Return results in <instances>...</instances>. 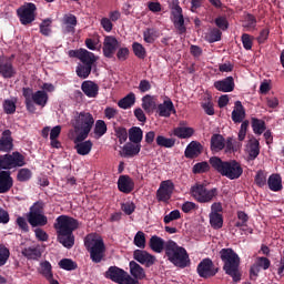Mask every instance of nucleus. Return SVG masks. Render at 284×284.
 Here are the masks:
<instances>
[{"label":"nucleus","mask_w":284,"mask_h":284,"mask_svg":"<svg viewBox=\"0 0 284 284\" xmlns=\"http://www.w3.org/2000/svg\"><path fill=\"white\" fill-rule=\"evenodd\" d=\"M54 230L58 241L63 247H67V250L74 247V231L79 230V220L68 215H60L55 219Z\"/></svg>","instance_id":"obj_1"},{"label":"nucleus","mask_w":284,"mask_h":284,"mask_svg":"<svg viewBox=\"0 0 284 284\" xmlns=\"http://www.w3.org/2000/svg\"><path fill=\"white\" fill-rule=\"evenodd\" d=\"M209 163L217 174L225 176L230 181H236V179L243 176V166L241 165V162L236 160L223 161L219 156H212L210 158Z\"/></svg>","instance_id":"obj_2"},{"label":"nucleus","mask_w":284,"mask_h":284,"mask_svg":"<svg viewBox=\"0 0 284 284\" xmlns=\"http://www.w3.org/2000/svg\"><path fill=\"white\" fill-rule=\"evenodd\" d=\"M221 261L224 263L223 270L227 276L234 281V283H239L241 281V257L239 254L234 252L232 248H222L220 251Z\"/></svg>","instance_id":"obj_3"},{"label":"nucleus","mask_w":284,"mask_h":284,"mask_svg":"<svg viewBox=\"0 0 284 284\" xmlns=\"http://www.w3.org/2000/svg\"><path fill=\"white\" fill-rule=\"evenodd\" d=\"M164 254L168 261L175 265V267L185 270V267L190 265V255L187 254V251L173 240L166 241Z\"/></svg>","instance_id":"obj_4"},{"label":"nucleus","mask_w":284,"mask_h":284,"mask_svg":"<svg viewBox=\"0 0 284 284\" xmlns=\"http://www.w3.org/2000/svg\"><path fill=\"white\" fill-rule=\"evenodd\" d=\"M77 114L73 128L78 135L73 140V143H81V141H85V139L90 136V132H92V128H94V116L92 113L85 111Z\"/></svg>","instance_id":"obj_5"},{"label":"nucleus","mask_w":284,"mask_h":284,"mask_svg":"<svg viewBox=\"0 0 284 284\" xmlns=\"http://www.w3.org/2000/svg\"><path fill=\"white\" fill-rule=\"evenodd\" d=\"M190 194L196 203H212L219 196V189H207L205 184L196 183L191 186Z\"/></svg>","instance_id":"obj_6"},{"label":"nucleus","mask_w":284,"mask_h":284,"mask_svg":"<svg viewBox=\"0 0 284 284\" xmlns=\"http://www.w3.org/2000/svg\"><path fill=\"white\" fill-rule=\"evenodd\" d=\"M43 207H45V204L41 201L34 202L30 206L27 221L31 227H43L48 225V216L43 213Z\"/></svg>","instance_id":"obj_7"},{"label":"nucleus","mask_w":284,"mask_h":284,"mask_svg":"<svg viewBox=\"0 0 284 284\" xmlns=\"http://www.w3.org/2000/svg\"><path fill=\"white\" fill-rule=\"evenodd\" d=\"M84 245L93 263H101L105 258V242H103V237L95 235V239L85 241Z\"/></svg>","instance_id":"obj_8"},{"label":"nucleus","mask_w":284,"mask_h":284,"mask_svg":"<svg viewBox=\"0 0 284 284\" xmlns=\"http://www.w3.org/2000/svg\"><path fill=\"white\" fill-rule=\"evenodd\" d=\"M26 165V156L19 151L0 155V172H10L14 168H23Z\"/></svg>","instance_id":"obj_9"},{"label":"nucleus","mask_w":284,"mask_h":284,"mask_svg":"<svg viewBox=\"0 0 284 284\" xmlns=\"http://www.w3.org/2000/svg\"><path fill=\"white\" fill-rule=\"evenodd\" d=\"M37 4L29 2L17 10V16L22 26H30L37 19Z\"/></svg>","instance_id":"obj_10"},{"label":"nucleus","mask_w":284,"mask_h":284,"mask_svg":"<svg viewBox=\"0 0 284 284\" xmlns=\"http://www.w3.org/2000/svg\"><path fill=\"white\" fill-rule=\"evenodd\" d=\"M196 272L200 278H212V276L219 274V267L214 265L210 257H206L197 264Z\"/></svg>","instance_id":"obj_11"},{"label":"nucleus","mask_w":284,"mask_h":284,"mask_svg":"<svg viewBox=\"0 0 284 284\" xmlns=\"http://www.w3.org/2000/svg\"><path fill=\"white\" fill-rule=\"evenodd\" d=\"M69 57L70 59H79V61L85 65H94L97 61H99V57L83 48L78 50H69Z\"/></svg>","instance_id":"obj_12"},{"label":"nucleus","mask_w":284,"mask_h":284,"mask_svg":"<svg viewBox=\"0 0 284 284\" xmlns=\"http://www.w3.org/2000/svg\"><path fill=\"white\" fill-rule=\"evenodd\" d=\"M174 194V182L172 180L162 181L156 191V199L159 203H168Z\"/></svg>","instance_id":"obj_13"},{"label":"nucleus","mask_w":284,"mask_h":284,"mask_svg":"<svg viewBox=\"0 0 284 284\" xmlns=\"http://www.w3.org/2000/svg\"><path fill=\"white\" fill-rule=\"evenodd\" d=\"M14 150V139L12 138V131L10 129L4 130L0 136V152L10 154Z\"/></svg>","instance_id":"obj_14"},{"label":"nucleus","mask_w":284,"mask_h":284,"mask_svg":"<svg viewBox=\"0 0 284 284\" xmlns=\"http://www.w3.org/2000/svg\"><path fill=\"white\" fill-rule=\"evenodd\" d=\"M116 48H119V40L112 36H106L103 42V55L106 59H112L114 53L116 52Z\"/></svg>","instance_id":"obj_15"},{"label":"nucleus","mask_w":284,"mask_h":284,"mask_svg":"<svg viewBox=\"0 0 284 284\" xmlns=\"http://www.w3.org/2000/svg\"><path fill=\"white\" fill-rule=\"evenodd\" d=\"M134 261H138V263H141V265H145V267H152L154 263H156V257L148 251L142 250H135L133 252Z\"/></svg>","instance_id":"obj_16"},{"label":"nucleus","mask_w":284,"mask_h":284,"mask_svg":"<svg viewBox=\"0 0 284 284\" xmlns=\"http://www.w3.org/2000/svg\"><path fill=\"white\" fill-rule=\"evenodd\" d=\"M173 26L179 34H185V32H187V28H185V19L183 18V9L179 6L173 10Z\"/></svg>","instance_id":"obj_17"},{"label":"nucleus","mask_w":284,"mask_h":284,"mask_svg":"<svg viewBox=\"0 0 284 284\" xmlns=\"http://www.w3.org/2000/svg\"><path fill=\"white\" fill-rule=\"evenodd\" d=\"M77 16L72 13L64 14L62 18V34H74L77 32Z\"/></svg>","instance_id":"obj_18"},{"label":"nucleus","mask_w":284,"mask_h":284,"mask_svg":"<svg viewBox=\"0 0 284 284\" xmlns=\"http://www.w3.org/2000/svg\"><path fill=\"white\" fill-rule=\"evenodd\" d=\"M13 185L14 180L12 179V172L0 171V194H8Z\"/></svg>","instance_id":"obj_19"},{"label":"nucleus","mask_w":284,"mask_h":284,"mask_svg":"<svg viewBox=\"0 0 284 284\" xmlns=\"http://www.w3.org/2000/svg\"><path fill=\"white\" fill-rule=\"evenodd\" d=\"M213 87L219 92H234L236 84L234 83V78L232 75L224 78L223 80L215 81Z\"/></svg>","instance_id":"obj_20"},{"label":"nucleus","mask_w":284,"mask_h":284,"mask_svg":"<svg viewBox=\"0 0 284 284\" xmlns=\"http://www.w3.org/2000/svg\"><path fill=\"white\" fill-rule=\"evenodd\" d=\"M126 275L128 272H125L123 268H119V266H110L105 272V278H110V281H113V283L119 284H121Z\"/></svg>","instance_id":"obj_21"},{"label":"nucleus","mask_w":284,"mask_h":284,"mask_svg":"<svg viewBox=\"0 0 284 284\" xmlns=\"http://www.w3.org/2000/svg\"><path fill=\"white\" fill-rule=\"evenodd\" d=\"M118 189L123 194H130L134 191V180L130 175H120L118 180Z\"/></svg>","instance_id":"obj_22"},{"label":"nucleus","mask_w":284,"mask_h":284,"mask_svg":"<svg viewBox=\"0 0 284 284\" xmlns=\"http://www.w3.org/2000/svg\"><path fill=\"white\" fill-rule=\"evenodd\" d=\"M158 114L159 116H164L165 119H170L172 114H176V109L174 108V102L171 99L165 100L163 103L158 105Z\"/></svg>","instance_id":"obj_23"},{"label":"nucleus","mask_w":284,"mask_h":284,"mask_svg":"<svg viewBox=\"0 0 284 284\" xmlns=\"http://www.w3.org/2000/svg\"><path fill=\"white\" fill-rule=\"evenodd\" d=\"M81 90L89 99H97L99 95V84L91 80L82 82Z\"/></svg>","instance_id":"obj_24"},{"label":"nucleus","mask_w":284,"mask_h":284,"mask_svg":"<svg viewBox=\"0 0 284 284\" xmlns=\"http://www.w3.org/2000/svg\"><path fill=\"white\" fill-rule=\"evenodd\" d=\"M0 74L3 79H12L17 74L12 61L0 59Z\"/></svg>","instance_id":"obj_25"},{"label":"nucleus","mask_w":284,"mask_h":284,"mask_svg":"<svg viewBox=\"0 0 284 284\" xmlns=\"http://www.w3.org/2000/svg\"><path fill=\"white\" fill-rule=\"evenodd\" d=\"M203 152V145L197 141H192L184 151L186 159H196Z\"/></svg>","instance_id":"obj_26"},{"label":"nucleus","mask_w":284,"mask_h":284,"mask_svg":"<svg viewBox=\"0 0 284 284\" xmlns=\"http://www.w3.org/2000/svg\"><path fill=\"white\" fill-rule=\"evenodd\" d=\"M270 265H272V262L267 257H257L255 264L251 266L250 274L252 276H258V272L262 270H270Z\"/></svg>","instance_id":"obj_27"},{"label":"nucleus","mask_w":284,"mask_h":284,"mask_svg":"<svg viewBox=\"0 0 284 284\" xmlns=\"http://www.w3.org/2000/svg\"><path fill=\"white\" fill-rule=\"evenodd\" d=\"M165 245H168V242L162 237H159V235L151 236L149 241V247L156 254H161L163 251L165 252Z\"/></svg>","instance_id":"obj_28"},{"label":"nucleus","mask_w":284,"mask_h":284,"mask_svg":"<svg viewBox=\"0 0 284 284\" xmlns=\"http://www.w3.org/2000/svg\"><path fill=\"white\" fill-rule=\"evenodd\" d=\"M231 119L233 123H243L245 120V108L241 101L235 102V108L231 113Z\"/></svg>","instance_id":"obj_29"},{"label":"nucleus","mask_w":284,"mask_h":284,"mask_svg":"<svg viewBox=\"0 0 284 284\" xmlns=\"http://www.w3.org/2000/svg\"><path fill=\"white\" fill-rule=\"evenodd\" d=\"M74 150L77 151V154L80 156H88L90 152H92V146L94 145L90 140H83L81 142H74Z\"/></svg>","instance_id":"obj_30"},{"label":"nucleus","mask_w":284,"mask_h":284,"mask_svg":"<svg viewBox=\"0 0 284 284\" xmlns=\"http://www.w3.org/2000/svg\"><path fill=\"white\" fill-rule=\"evenodd\" d=\"M211 150L212 152L225 150V138L222 134L215 133L211 136Z\"/></svg>","instance_id":"obj_31"},{"label":"nucleus","mask_w":284,"mask_h":284,"mask_svg":"<svg viewBox=\"0 0 284 284\" xmlns=\"http://www.w3.org/2000/svg\"><path fill=\"white\" fill-rule=\"evenodd\" d=\"M267 185L272 192H281V190H283V179L280 174H271L267 180Z\"/></svg>","instance_id":"obj_32"},{"label":"nucleus","mask_w":284,"mask_h":284,"mask_svg":"<svg viewBox=\"0 0 284 284\" xmlns=\"http://www.w3.org/2000/svg\"><path fill=\"white\" fill-rule=\"evenodd\" d=\"M129 267L133 278L138 281H143V278H145V270H143V267L139 265V263L131 261L129 263Z\"/></svg>","instance_id":"obj_33"},{"label":"nucleus","mask_w":284,"mask_h":284,"mask_svg":"<svg viewBox=\"0 0 284 284\" xmlns=\"http://www.w3.org/2000/svg\"><path fill=\"white\" fill-rule=\"evenodd\" d=\"M201 108L204 110L205 114L207 116H214L215 111H214V102L212 101V95L211 94H205L202 99L201 102Z\"/></svg>","instance_id":"obj_34"},{"label":"nucleus","mask_w":284,"mask_h":284,"mask_svg":"<svg viewBox=\"0 0 284 284\" xmlns=\"http://www.w3.org/2000/svg\"><path fill=\"white\" fill-rule=\"evenodd\" d=\"M142 109L150 114L156 110V100L154 97L146 94L142 98Z\"/></svg>","instance_id":"obj_35"},{"label":"nucleus","mask_w":284,"mask_h":284,"mask_svg":"<svg viewBox=\"0 0 284 284\" xmlns=\"http://www.w3.org/2000/svg\"><path fill=\"white\" fill-rule=\"evenodd\" d=\"M251 126L257 136H261L263 132L267 130V125L265 124V120H261L258 118H251Z\"/></svg>","instance_id":"obj_36"},{"label":"nucleus","mask_w":284,"mask_h":284,"mask_svg":"<svg viewBox=\"0 0 284 284\" xmlns=\"http://www.w3.org/2000/svg\"><path fill=\"white\" fill-rule=\"evenodd\" d=\"M48 93L44 90H39L33 93L32 100L36 105H40V108H45L48 105Z\"/></svg>","instance_id":"obj_37"},{"label":"nucleus","mask_w":284,"mask_h":284,"mask_svg":"<svg viewBox=\"0 0 284 284\" xmlns=\"http://www.w3.org/2000/svg\"><path fill=\"white\" fill-rule=\"evenodd\" d=\"M129 141L134 144H141V141H143V130L139 126L129 129Z\"/></svg>","instance_id":"obj_38"},{"label":"nucleus","mask_w":284,"mask_h":284,"mask_svg":"<svg viewBox=\"0 0 284 284\" xmlns=\"http://www.w3.org/2000/svg\"><path fill=\"white\" fill-rule=\"evenodd\" d=\"M173 134L178 139H190L194 134V129L190 126H178L173 130Z\"/></svg>","instance_id":"obj_39"},{"label":"nucleus","mask_w":284,"mask_h":284,"mask_svg":"<svg viewBox=\"0 0 284 284\" xmlns=\"http://www.w3.org/2000/svg\"><path fill=\"white\" fill-rule=\"evenodd\" d=\"M134 103H136V95L131 92L128 95H125L124 98H122L119 102L118 105L119 108H121L122 110H129V108H131L132 105H134Z\"/></svg>","instance_id":"obj_40"},{"label":"nucleus","mask_w":284,"mask_h":284,"mask_svg":"<svg viewBox=\"0 0 284 284\" xmlns=\"http://www.w3.org/2000/svg\"><path fill=\"white\" fill-rule=\"evenodd\" d=\"M161 34L159 33V30L154 28H148L146 30L143 31V39L145 43H154Z\"/></svg>","instance_id":"obj_41"},{"label":"nucleus","mask_w":284,"mask_h":284,"mask_svg":"<svg viewBox=\"0 0 284 284\" xmlns=\"http://www.w3.org/2000/svg\"><path fill=\"white\" fill-rule=\"evenodd\" d=\"M141 152V144H134L133 142L126 143L123 146L124 156L132 158L136 156Z\"/></svg>","instance_id":"obj_42"},{"label":"nucleus","mask_w":284,"mask_h":284,"mask_svg":"<svg viewBox=\"0 0 284 284\" xmlns=\"http://www.w3.org/2000/svg\"><path fill=\"white\" fill-rule=\"evenodd\" d=\"M92 65L93 64L79 63L75 68V73L79 77V79H88V77L92 74Z\"/></svg>","instance_id":"obj_43"},{"label":"nucleus","mask_w":284,"mask_h":284,"mask_svg":"<svg viewBox=\"0 0 284 284\" xmlns=\"http://www.w3.org/2000/svg\"><path fill=\"white\" fill-rule=\"evenodd\" d=\"M106 132H108V124H105V121L97 120L93 129L94 139H101V136L106 134Z\"/></svg>","instance_id":"obj_44"},{"label":"nucleus","mask_w":284,"mask_h":284,"mask_svg":"<svg viewBox=\"0 0 284 284\" xmlns=\"http://www.w3.org/2000/svg\"><path fill=\"white\" fill-rule=\"evenodd\" d=\"M155 143L159 145V148H174L176 145V140L173 138H165L163 135H158L155 138Z\"/></svg>","instance_id":"obj_45"},{"label":"nucleus","mask_w":284,"mask_h":284,"mask_svg":"<svg viewBox=\"0 0 284 284\" xmlns=\"http://www.w3.org/2000/svg\"><path fill=\"white\" fill-rule=\"evenodd\" d=\"M225 152L232 154V152H239L241 150V142L234 140V138L229 136L225 140Z\"/></svg>","instance_id":"obj_46"},{"label":"nucleus","mask_w":284,"mask_h":284,"mask_svg":"<svg viewBox=\"0 0 284 284\" xmlns=\"http://www.w3.org/2000/svg\"><path fill=\"white\" fill-rule=\"evenodd\" d=\"M58 265L61 270H65V272H73L79 267V264L72 258H62Z\"/></svg>","instance_id":"obj_47"},{"label":"nucleus","mask_w":284,"mask_h":284,"mask_svg":"<svg viewBox=\"0 0 284 284\" xmlns=\"http://www.w3.org/2000/svg\"><path fill=\"white\" fill-rule=\"evenodd\" d=\"M210 223L213 230H221L223 227V215L220 213H210Z\"/></svg>","instance_id":"obj_48"},{"label":"nucleus","mask_w":284,"mask_h":284,"mask_svg":"<svg viewBox=\"0 0 284 284\" xmlns=\"http://www.w3.org/2000/svg\"><path fill=\"white\" fill-rule=\"evenodd\" d=\"M114 133L116 139H119L120 145H123L128 141V135H130L125 126H114Z\"/></svg>","instance_id":"obj_49"},{"label":"nucleus","mask_w":284,"mask_h":284,"mask_svg":"<svg viewBox=\"0 0 284 284\" xmlns=\"http://www.w3.org/2000/svg\"><path fill=\"white\" fill-rule=\"evenodd\" d=\"M258 154H261V143L254 139L250 144L248 156L254 160Z\"/></svg>","instance_id":"obj_50"},{"label":"nucleus","mask_w":284,"mask_h":284,"mask_svg":"<svg viewBox=\"0 0 284 284\" xmlns=\"http://www.w3.org/2000/svg\"><path fill=\"white\" fill-rule=\"evenodd\" d=\"M221 37H223V32H221V29L213 28L206 36V40L209 43H216V41H221Z\"/></svg>","instance_id":"obj_51"},{"label":"nucleus","mask_w":284,"mask_h":284,"mask_svg":"<svg viewBox=\"0 0 284 284\" xmlns=\"http://www.w3.org/2000/svg\"><path fill=\"white\" fill-rule=\"evenodd\" d=\"M32 179V171L30 169H20L17 174V181L20 183H26Z\"/></svg>","instance_id":"obj_52"},{"label":"nucleus","mask_w":284,"mask_h":284,"mask_svg":"<svg viewBox=\"0 0 284 284\" xmlns=\"http://www.w3.org/2000/svg\"><path fill=\"white\" fill-rule=\"evenodd\" d=\"M10 258V248L8 246L0 244V267H3Z\"/></svg>","instance_id":"obj_53"},{"label":"nucleus","mask_w":284,"mask_h":284,"mask_svg":"<svg viewBox=\"0 0 284 284\" xmlns=\"http://www.w3.org/2000/svg\"><path fill=\"white\" fill-rule=\"evenodd\" d=\"M193 174H205V172H210V163L203 161L194 164Z\"/></svg>","instance_id":"obj_54"},{"label":"nucleus","mask_w":284,"mask_h":284,"mask_svg":"<svg viewBox=\"0 0 284 284\" xmlns=\"http://www.w3.org/2000/svg\"><path fill=\"white\" fill-rule=\"evenodd\" d=\"M239 221L235 223V227H247V221H250V215L245 211H237Z\"/></svg>","instance_id":"obj_55"},{"label":"nucleus","mask_w":284,"mask_h":284,"mask_svg":"<svg viewBox=\"0 0 284 284\" xmlns=\"http://www.w3.org/2000/svg\"><path fill=\"white\" fill-rule=\"evenodd\" d=\"M132 50H133V54H135V57H138V59H145V47H143V44L139 43V42H133L132 44Z\"/></svg>","instance_id":"obj_56"},{"label":"nucleus","mask_w":284,"mask_h":284,"mask_svg":"<svg viewBox=\"0 0 284 284\" xmlns=\"http://www.w3.org/2000/svg\"><path fill=\"white\" fill-rule=\"evenodd\" d=\"M85 47L88 48V50H97L99 48V50H101V41L99 40V38L93 37V38H87L85 41Z\"/></svg>","instance_id":"obj_57"},{"label":"nucleus","mask_w":284,"mask_h":284,"mask_svg":"<svg viewBox=\"0 0 284 284\" xmlns=\"http://www.w3.org/2000/svg\"><path fill=\"white\" fill-rule=\"evenodd\" d=\"M255 184L257 187H265L267 185V175L262 170L257 171L255 175Z\"/></svg>","instance_id":"obj_58"},{"label":"nucleus","mask_w":284,"mask_h":284,"mask_svg":"<svg viewBox=\"0 0 284 284\" xmlns=\"http://www.w3.org/2000/svg\"><path fill=\"white\" fill-rule=\"evenodd\" d=\"M26 258H39L41 256V251L37 247H27L22 251Z\"/></svg>","instance_id":"obj_59"},{"label":"nucleus","mask_w":284,"mask_h":284,"mask_svg":"<svg viewBox=\"0 0 284 284\" xmlns=\"http://www.w3.org/2000/svg\"><path fill=\"white\" fill-rule=\"evenodd\" d=\"M40 273L42 274V276H44V278H50L51 276H54L52 274V264H50V262L48 261L42 262Z\"/></svg>","instance_id":"obj_60"},{"label":"nucleus","mask_w":284,"mask_h":284,"mask_svg":"<svg viewBox=\"0 0 284 284\" xmlns=\"http://www.w3.org/2000/svg\"><path fill=\"white\" fill-rule=\"evenodd\" d=\"M134 245L141 250H145V233L139 231L134 236Z\"/></svg>","instance_id":"obj_61"},{"label":"nucleus","mask_w":284,"mask_h":284,"mask_svg":"<svg viewBox=\"0 0 284 284\" xmlns=\"http://www.w3.org/2000/svg\"><path fill=\"white\" fill-rule=\"evenodd\" d=\"M3 111L6 114H14L17 112V103L12 100H4Z\"/></svg>","instance_id":"obj_62"},{"label":"nucleus","mask_w":284,"mask_h":284,"mask_svg":"<svg viewBox=\"0 0 284 284\" xmlns=\"http://www.w3.org/2000/svg\"><path fill=\"white\" fill-rule=\"evenodd\" d=\"M50 26H52V20L45 19L40 23V32L43 34V37H50V32H52V29H50Z\"/></svg>","instance_id":"obj_63"},{"label":"nucleus","mask_w":284,"mask_h":284,"mask_svg":"<svg viewBox=\"0 0 284 284\" xmlns=\"http://www.w3.org/2000/svg\"><path fill=\"white\" fill-rule=\"evenodd\" d=\"M244 23V28H247V30H254V28H256V17L252 13L246 14Z\"/></svg>","instance_id":"obj_64"}]
</instances>
